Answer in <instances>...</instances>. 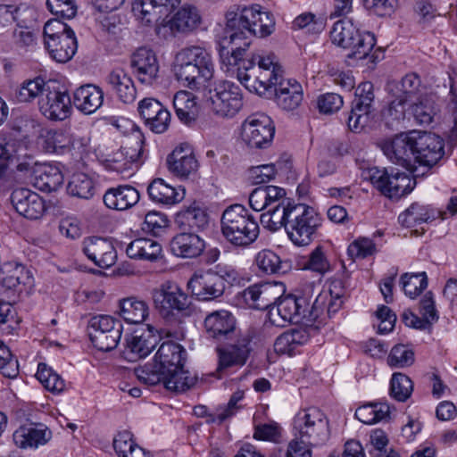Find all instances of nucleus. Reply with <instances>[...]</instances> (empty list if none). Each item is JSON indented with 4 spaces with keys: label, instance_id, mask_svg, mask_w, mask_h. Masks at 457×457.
I'll return each mask as SVG.
<instances>
[{
    "label": "nucleus",
    "instance_id": "f257e3e1",
    "mask_svg": "<svg viewBox=\"0 0 457 457\" xmlns=\"http://www.w3.org/2000/svg\"><path fill=\"white\" fill-rule=\"evenodd\" d=\"M186 350L172 341L163 342L156 352L153 363L135 370L138 380L145 385L162 383L173 392H184L193 384L188 371L184 370Z\"/></svg>",
    "mask_w": 457,
    "mask_h": 457
},
{
    "label": "nucleus",
    "instance_id": "f03ea898",
    "mask_svg": "<svg viewBox=\"0 0 457 457\" xmlns=\"http://www.w3.org/2000/svg\"><path fill=\"white\" fill-rule=\"evenodd\" d=\"M213 73L214 64L206 49L192 46L177 54L174 63L175 77L190 89L204 88L212 79Z\"/></svg>",
    "mask_w": 457,
    "mask_h": 457
},
{
    "label": "nucleus",
    "instance_id": "7ed1b4c3",
    "mask_svg": "<svg viewBox=\"0 0 457 457\" xmlns=\"http://www.w3.org/2000/svg\"><path fill=\"white\" fill-rule=\"evenodd\" d=\"M226 28L228 32H236L244 41V46H249L250 37H264L270 35L275 27L273 16L266 12H261L256 7L237 8L226 14Z\"/></svg>",
    "mask_w": 457,
    "mask_h": 457
},
{
    "label": "nucleus",
    "instance_id": "20e7f679",
    "mask_svg": "<svg viewBox=\"0 0 457 457\" xmlns=\"http://www.w3.org/2000/svg\"><path fill=\"white\" fill-rule=\"evenodd\" d=\"M220 226L223 237L236 246L252 245L260 233L255 218L242 204L228 206L222 213Z\"/></svg>",
    "mask_w": 457,
    "mask_h": 457
},
{
    "label": "nucleus",
    "instance_id": "39448f33",
    "mask_svg": "<svg viewBox=\"0 0 457 457\" xmlns=\"http://www.w3.org/2000/svg\"><path fill=\"white\" fill-rule=\"evenodd\" d=\"M292 426L294 436L315 447L324 445L330 437L328 419L315 407L300 410Z\"/></svg>",
    "mask_w": 457,
    "mask_h": 457
},
{
    "label": "nucleus",
    "instance_id": "423d86ee",
    "mask_svg": "<svg viewBox=\"0 0 457 457\" xmlns=\"http://www.w3.org/2000/svg\"><path fill=\"white\" fill-rule=\"evenodd\" d=\"M333 44L350 50L349 58L362 60L366 58L376 45V39L370 32H360L351 20L337 21L330 31Z\"/></svg>",
    "mask_w": 457,
    "mask_h": 457
},
{
    "label": "nucleus",
    "instance_id": "0eeeda50",
    "mask_svg": "<svg viewBox=\"0 0 457 457\" xmlns=\"http://www.w3.org/2000/svg\"><path fill=\"white\" fill-rule=\"evenodd\" d=\"M286 223V231L294 245L304 246L311 244L321 218L312 208L303 204H295Z\"/></svg>",
    "mask_w": 457,
    "mask_h": 457
},
{
    "label": "nucleus",
    "instance_id": "6e6552de",
    "mask_svg": "<svg viewBox=\"0 0 457 457\" xmlns=\"http://www.w3.org/2000/svg\"><path fill=\"white\" fill-rule=\"evenodd\" d=\"M254 59L243 62L244 71L237 72L238 80L249 90L260 96H270L273 95L279 80L283 79V71L280 66H274L272 70H253Z\"/></svg>",
    "mask_w": 457,
    "mask_h": 457
},
{
    "label": "nucleus",
    "instance_id": "1a4fd4ad",
    "mask_svg": "<svg viewBox=\"0 0 457 457\" xmlns=\"http://www.w3.org/2000/svg\"><path fill=\"white\" fill-rule=\"evenodd\" d=\"M153 300L160 313L168 318L174 312L183 316H190L195 307L190 297L173 282H165L153 292Z\"/></svg>",
    "mask_w": 457,
    "mask_h": 457
},
{
    "label": "nucleus",
    "instance_id": "9d476101",
    "mask_svg": "<svg viewBox=\"0 0 457 457\" xmlns=\"http://www.w3.org/2000/svg\"><path fill=\"white\" fill-rule=\"evenodd\" d=\"M123 325L110 315H96L88 321V335L96 348L103 352L115 349L121 338Z\"/></svg>",
    "mask_w": 457,
    "mask_h": 457
},
{
    "label": "nucleus",
    "instance_id": "9b49d317",
    "mask_svg": "<svg viewBox=\"0 0 457 457\" xmlns=\"http://www.w3.org/2000/svg\"><path fill=\"white\" fill-rule=\"evenodd\" d=\"M375 95L373 84L365 81L358 85L352 102L347 125L351 131L358 133L366 128L374 117Z\"/></svg>",
    "mask_w": 457,
    "mask_h": 457
},
{
    "label": "nucleus",
    "instance_id": "f8f14e48",
    "mask_svg": "<svg viewBox=\"0 0 457 457\" xmlns=\"http://www.w3.org/2000/svg\"><path fill=\"white\" fill-rule=\"evenodd\" d=\"M210 109L220 118L234 117L243 106L240 87L230 81H220L209 91Z\"/></svg>",
    "mask_w": 457,
    "mask_h": 457
},
{
    "label": "nucleus",
    "instance_id": "ddd939ff",
    "mask_svg": "<svg viewBox=\"0 0 457 457\" xmlns=\"http://www.w3.org/2000/svg\"><path fill=\"white\" fill-rule=\"evenodd\" d=\"M413 131L408 134H400L392 140L382 144L381 149L385 155L395 164L402 166L413 172V177L424 176L425 172H420L415 164V150Z\"/></svg>",
    "mask_w": 457,
    "mask_h": 457
},
{
    "label": "nucleus",
    "instance_id": "4468645a",
    "mask_svg": "<svg viewBox=\"0 0 457 457\" xmlns=\"http://www.w3.org/2000/svg\"><path fill=\"white\" fill-rule=\"evenodd\" d=\"M413 135L415 163H419L428 170L445 155L444 139L430 132L413 130Z\"/></svg>",
    "mask_w": 457,
    "mask_h": 457
},
{
    "label": "nucleus",
    "instance_id": "2eb2a0df",
    "mask_svg": "<svg viewBox=\"0 0 457 457\" xmlns=\"http://www.w3.org/2000/svg\"><path fill=\"white\" fill-rule=\"evenodd\" d=\"M274 133L270 118L264 113H254L244 121L241 136L250 147L262 148L271 142Z\"/></svg>",
    "mask_w": 457,
    "mask_h": 457
},
{
    "label": "nucleus",
    "instance_id": "dca6fc26",
    "mask_svg": "<svg viewBox=\"0 0 457 457\" xmlns=\"http://www.w3.org/2000/svg\"><path fill=\"white\" fill-rule=\"evenodd\" d=\"M253 334L245 332L239 335L233 343L217 348L219 362L218 372L234 367L245 364L250 353L253 350Z\"/></svg>",
    "mask_w": 457,
    "mask_h": 457
},
{
    "label": "nucleus",
    "instance_id": "f3484780",
    "mask_svg": "<svg viewBox=\"0 0 457 457\" xmlns=\"http://www.w3.org/2000/svg\"><path fill=\"white\" fill-rule=\"evenodd\" d=\"M156 332L157 330L150 325L135 329L125 338V349L122 352L124 359L137 361L146 357L157 344Z\"/></svg>",
    "mask_w": 457,
    "mask_h": 457
},
{
    "label": "nucleus",
    "instance_id": "a211bd4d",
    "mask_svg": "<svg viewBox=\"0 0 457 457\" xmlns=\"http://www.w3.org/2000/svg\"><path fill=\"white\" fill-rule=\"evenodd\" d=\"M220 62L227 66L238 65L237 72L243 68L244 54L249 46H244V41L241 40L236 32H228V29L220 28L215 34Z\"/></svg>",
    "mask_w": 457,
    "mask_h": 457
},
{
    "label": "nucleus",
    "instance_id": "6ab92c4d",
    "mask_svg": "<svg viewBox=\"0 0 457 457\" xmlns=\"http://www.w3.org/2000/svg\"><path fill=\"white\" fill-rule=\"evenodd\" d=\"M191 294L201 301H212L220 297L225 291L222 279L214 270L195 272L187 282Z\"/></svg>",
    "mask_w": 457,
    "mask_h": 457
},
{
    "label": "nucleus",
    "instance_id": "aec40b11",
    "mask_svg": "<svg viewBox=\"0 0 457 457\" xmlns=\"http://www.w3.org/2000/svg\"><path fill=\"white\" fill-rule=\"evenodd\" d=\"M181 0H133L132 12L145 25L164 21Z\"/></svg>",
    "mask_w": 457,
    "mask_h": 457
},
{
    "label": "nucleus",
    "instance_id": "412c9836",
    "mask_svg": "<svg viewBox=\"0 0 457 457\" xmlns=\"http://www.w3.org/2000/svg\"><path fill=\"white\" fill-rule=\"evenodd\" d=\"M276 303L277 316L273 312V308L270 310L271 321L279 327H284L287 323L300 322L303 319V312L309 305L308 300L303 296L286 295L280 296Z\"/></svg>",
    "mask_w": 457,
    "mask_h": 457
},
{
    "label": "nucleus",
    "instance_id": "4be33fe9",
    "mask_svg": "<svg viewBox=\"0 0 457 457\" xmlns=\"http://www.w3.org/2000/svg\"><path fill=\"white\" fill-rule=\"evenodd\" d=\"M167 166L173 175L188 179L196 174L199 163L190 145L180 144L168 155Z\"/></svg>",
    "mask_w": 457,
    "mask_h": 457
},
{
    "label": "nucleus",
    "instance_id": "5701e85b",
    "mask_svg": "<svg viewBox=\"0 0 457 457\" xmlns=\"http://www.w3.org/2000/svg\"><path fill=\"white\" fill-rule=\"evenodd\" d=\"M281 287L278 284L260 283L249 286L241 292V297L248 307L266 310L278 299Z\"/></svg>",
    "mask_w": 457,
    "mask_h": 457
},
{
    "label": "nucleus",
    "instance_id": "b1692460",
    "mask_svg": "<svg viewBox=\"0 0 457 457\" xmlns=\"http://www.w3.org/2000/svg\"><path fill=\"white\" fill-rule=\"evenodd\" d=\"M42 114L52 120H63L71 113V99L66 91L49 90L39 101Z\"/></svg>",
    "mask_w": 457,
    "mask_h": 457
},
{
    "label": "nucleus",
    "instance_id": "393cba45",
    "mask_svg": "<svg viewBox=\"0 0 457 457\" xmlns=\"http://www.w3.org/2000/svg\"><path fill=\"white\" fill-rule=\"evenodd\" d=\"M82 251L88 260L102 269L112 266L117 253L112 243L102 237H87L82 243Z\"/></svg>",
    "mask_w": 457,
    "mask_h": 457
},
{
    "label": "nucleus",
    "instance_id": "a878e982",
    "mask_svg": "<svg viewBox=\"0 0 457 457\" xmlns=\"http://www.w3.org/2000/svg\"><path fill=\"white\" fill-rule=\"evenodd\" d=\"M138 112L145 125L154 133H163L170 121V112L156 99L145 98L138 104Z\"/></svg>",
    "mask_w": 457,
    "mask_h": 457
},
{
    "label": "nucleus",
    "instance_id": "bb28decb",
    "mask_svg": "<svg viewBox=\"0 0 457 457\" xmlns=\"http://www.w3.org/2000/svg\"><path fill=\"white\" fill-rule=\"evenodd\" d=\"M16 212L29 220H37L46 211L45 201L37 193L27 188H17L11 195Z\"/></svg>",
    "mask_w": 457,
    "mask_h": 457
},
{
    "label": "nucleus",
    "instance_id": "cd10ccee",
    "mask_svg": "<svg viewBox=\"0 0 457 457\" xmlns=\"http://www.w3.org/2000/svg\"><path fill=\"white\" fill-rule=\"evenodd\" d=\"M131 67L137 79L145 85H153L158 78L159 62L149 48L140 47L131 56Z\"/></svg>",
    "mask_w": 457,
    "mask_h": 457
},
{
    "label": "nucleus",
    "instance_id": "c85d7f7f",
    "mask_svg": "<svg viewBox=\"0 0 457 457\" xmlns=\"http://www.w3.org/2000/svg\"><path fill=\"white\" fill-rule=\"evenodd\" d=\"M16 446L22 449H36L45 445L51 438V430L42 423L21 426L12 435Z\"/></svg>",
    "mask_w": 457,
    "mask_h": 457
},
{
    "label": "nucleus",
    "instance_id": "c756f323",
    "mask_svg": "<svg viewBox=\"0 0 457 457\" xmlns=\"http://www.w3.org/2000/svg\"><path fill=\"white\" fill-rule=\"evenodd\" d=\"M205 246V241L197 233L187 230L174 236L170 242L172 253L182 258L198 257Z\"/></svg>",
    "mask_w": 457,
    "mask_h": 457
},
{
    "label": "nucleus",
    "instance_id": "7c9ffc66",
    "mask_svg": "<svg viewBox=\"0 0 457 457\" xmlns=\"http://www.w3.org/2000/svg\"><path fill=\"white\" fill-rule=\"evenodd\" d=\"M177 220L182 230L198 233L208 228L210 216L202 204L194 202L178 213Z\"/></svg>",
    "mask_w": 457,
    "mask_h": 457
},
{
    "label": "nucleus",
    "instance_id": "2f4dec72",
    "mask_svg": "<svg viewBox=\"0 0 457 457\" xmlns=\"http://www.w3.org/2000/svg\"><path fill=\"white\" fill-rule=\"evenodd\" d=\"M131 137L136 139V147L132 153H129L126 147H122L120 153H116L112 159L108 160L107 167L111 170L123 174L131 168L132 163L138 161L142 153L144 137L135 124H132Z\"/></svg>",
    "mask_w": 457,
    "mask_h": 457
},
{
    "label": "nucleus",
    "instance_id": "473e14b6",
    "mask_svg": "<svg viewBox=\"0 0 457 457\" xmlns=\"http://www.w3.org/2000/svg\"><path fill=\"white\" fill-rule=\"evenodd\" d=\"M139 198L140 194L134 187L120 185L108 188L103 196V201L109 209L125 211L137 204Z\"/></svg>",
    "mask_w": 457,
    "mask_h": 457
},
{
    "label": "nucleus",
    "instance_id": "72a5a7b5",
    "mask_svg": "<svg viewBox=\"0 0 457 457\" xmlns=\"http://www.w3.org/2000/svg\"><path fill=\"white\" fill-rule=\"evenodd\" d=\"M273 94L275 95L277 104L286 111L295 110L300 106L303 99L301 84L292 79H280Z\"/></svg>",
    "mask_w": 457,
    "mask_h": 457
},
{
    "label": "nucleus",
    "instance_id": "f704fd0d",
    "mask_svg": "<svg viewBox=\"0 0 457 457\" xmlns=\"http://www.w3.org/2000/svg\"><path fill=\"white\" fill-rule=\"evenodd\" d=\"M112 93L122 103L132 104L137 97V89L131 77L122 69L112 70L106 77Z\"/></svg>",
    "mask_w": 457,
    "mask_h": 457
},
{
    "label": "nucleus",
    "instance_id": "c9c22d12",
    "mask_svg": "<svg viewBox=\"0 0 457 457\" xmlns=\"http://www.w3.org/2000/svg\"><path fill=\"white\" fill-rule=\"evenodd\" d=\"M104 96L100 87L87 84L74 91L72 103L79 112L88 115L96 112L102 106Z\"/></svg>",
    "mask_w": 457,
    "mask_h": 457
},
{
    "label": "nucleus",
    "instance_id": "e433bc0d",
    "mask_svg": "<svg viewBox=\"0 0 457 457\" xmlns=\"http://www.w3.org/2000/svg\"><path fill=\"white\" fill-rule=\"evenodd\" d=\"M236 320L233 315L225 310L216 311L206 316L205 331L209 337L221 340L234 333Z\"/></svg>",
    "mask_w": 457,
    "mask_h": 457
},
{
    "label": "nucleus",
    "instance_id": "4c0bfd02",
    "mask_svg": "<svg viewBox=\"0 0 457 457\" xmlns=\"http://www.w3.org/2000/svg\"><path fill=\"white\" fill-rule=\"evenodd\" d=\"M150 200L157 204L172 205L185 197V189L174 187L162 179H154L147 187Z\"/></svg>",
    "mask_w": 457,
    "mask_h": 457
},
{
    "label": "nucleus",
    "instance_id": "58836bf2",
    "mask_svg": "<svg viewBox=\"0 0 457 457\" xmlns=\"http://www.w3.org/2000/svg\"><path fill=\"white\" fill-rule=\"evenodd\" d=\"M46 48L51 57L58 62L70 61L77 52L78 43L74 31L59 38L46 39Z\"/></svg>",
    "mask_w": 457,
    "mask_h": 457
},
{
    "label": "nucleus",
    "instance_id": "ea45409f",
    "mask_svg": "<svg viewBox=\"0 0 457 457\" xmlns=\"http://www.w3.org/2000/svg\"><path fill=\"white\" fill-rule=\"evenodd\" d=\"M162 245L155 240L139 237L131 241L126 247V253L130 259L155 262L162 258Z\"/></svg>",
    "mask_w": 457,
    "mask_h": 457
},
{
    "label": "nucleus",
    "instance_id": "a19ab883",
    "mask_svg": "<svg viewBox=\"0 0 457 457\" xmlns=\"http://www.w3.org/2000/svg\"><path fill=\"white\" fill-rule=\"evenodd\" d=\"M445 215V212L442 213L429 206L414 203L399 215L398 220L403 226L411 228L424 222H431L439 216L444 220L446 218Z\"/></svg>",
    "mask_w": 457,
    "mask_h": 457
},
{
    "label": "nucleus",
    "instance_id": "79ce46f5",
    "mask_svg": "<svg viewBox=\"0 0 457 457\" xmlns=\"http://www.w3.org/2000/svg\"><path fill=\"white\" fill-rule=\"evenodd\" d=\"M195 96L188 91L181 90L175 94L173 97V106L178 119L190 125L196 120L199 108Z\"/></svg>",
    "mask_w": 457,
    "mask_h": 457
},
{
    "label": "nucleus",
    "instance_id": "37998d69",
    "mask_svg": "<svg viewBox=\"0 0 457 457\" xmlns=\"http://www.w3.org/2000/svg\"><path fill=\"white\" fill-rule=\"evenodd\" d=\"M295 204L287 201V204H277L276 206H270L261 214V223L270 231H277L282 227L286 228V223H288Z\"/></svg>",
    "mask_w": 457,
    "mask_h": 457
},
{
    "label": "nucleus",
    "instance_id": "c03bdc74",
    "mask_svg": "<svg viewBox=\"0 0 457 457\" xmlns=\"http://www.w3.org/2000/svg\"><path fill=\"white\" fill-rule=\"evenodd\" d=\"M33 173L34 186L41 191H55L63 182L61 170L52 165H39L34 170Z\"/></svg>",
    "mask_w": 457,
    "mask_h": 457
},
{
    "label": "nucleus",
    "instance_id": "a18cd8bd",
    "mask_svg": "<svg viewBox=\"0 0 457 457\" xmlns=\"http://www.w3.org/2000/svg\"><path fill=\"white\" fill-rule=\"evenodd\" d=\"M200 21L198 10L194 6L185 5L170 20L169 25L172 31L188 32L196 29Z\"/></svg>",
    "mask_w": 457,
    "mask_h": 457
},
{
    "label": "nucleus",
    "instance_id": "49530a36",
    "mask_svg": "<svg viewBox=\"0 0 457 457\" xmlns=\"http://www.w3.org/2000/svg\"><path fill=\"white\" fill-rule=\"evenodd\" d=\"M410 103L411 114L419 124L429 125L433 121L437 112L433 96L422 95L410 101Z\"/></svg>",
    "mask_w": 457,
    "mask_h": 457
},
{
    "label": "nucleus",
    "instance_id": "de8ad7c7",
    "mask_svg": "<svg viewBox=\"0 0 457 457\" xmlns=\"http://www.w3.org/2000/svg\"><path fill=\"white\" fill-rule=\"evenodd\" d=\"M147 303L136 297H128L120 303V314L128 323H141L148 316Z\"/></svg>",
    "mask_w": 457,
    "mask_h": 457
},
{
    "label": "nucleus",
    "instance_id": "09e8293b",
    "mask_svg": "<svg viewBox=\"0 0 457 457\" xmlns=\"http://www.w3.org/2000/svg\"><path fill=\"white\" fill-rule=\"evenodd\" d=\"M384 195L388 198H400L410 194L415 187V180L404 172H394L388 179Z\"/></svg>",
    "mask_w": 457,
    "mask_h": 457
},
{
    "label": "nucleus",
    "instance_id": "8fccbe9b",
    "mask_svg": "<svg viewBox=\"0 0 457 457\" xmlns=\"http://www.w3.org/2000/svg\"><path fill=\"white\" fill-rule=\"evenodd\" d=\"M420 87V79L415 73H410L404 76L399 82H390L387 85L388 92L391 96H399L407 101H412L416 98V94Z\"/></svg>",
    "mask_w": 457,
    "mask_h": 457
},
{
    "label": "nucleus",
    "instance_id": "3c124183",
    "mask_svg": "<svg viewBox=\"0 0 457 457\" xmlns=\"http://www.w3.org/2000/svg\"><path fill=\"white\" fill-rule=\"evenodd\" d=\"M2 285L7 289H16L29 278V271L22 264L8 262L0 267Z\"/></svg>",
    "mask_w": 457,
    "mask_h": 457
},
{
    "label": "nucleus",
    "instance_id": "603ef678",
    "mask_svg": "<svg viewBox=\"0 0 457 457\" xmlns=\"http://www.w3.org/2000/svg\"><path fill=\"white\" fill-rule=\"evenodd\" d=\"M390 407L386 403H370L355 411V417L364 424H374L389 418Z\"/></svg>",
    "mask_w": 457,
    "mask_h": 457
},
{
    "label": "nucleus",
    "instance_id": "864d4df0",
    "mask_svg": "<svg viewBox=\"0 0 457 457\" xmlns=\"http://www.w3.org/2000/svg\"><path fill=\"white\" fill-rule=\"evenodd\" d=\"M38 381L53 394H61L66 388L64 379L46 363H39L36 374Z\"/></svg>",
    "mask_w": 457,
    "mask_h": 457
},
{
    "label": "nucleus",
    "instance_id": "5fc2aeb1",
    "mask_svg": "<svg viewBox=\"0 0 457 457\" xmlns=\"http://www.w3.org/2000/svg\"><path fill=\"white\" fill-rule=\"evenodd\" d=\"M67 191L73 196L89 199L95 194L94 181L86 173H75L68 183Z\"/></svg>",
    "mask_w": 457,
    "mask_h": 457
},
{
    "label": "nucleus",
    "instance_id": "6e6d98bb",
    "mask_svg": "<svg viewBox=\"0 0 457 457\" xmlns=\"http://www.w3.org/2000/svg\"><path fill=\"white\" fill-rule=\"evenodd\" d=\"M413 391L411 378L403 373H395L390 381V395L398 402H405Z\"/></svg>",
    "mask_w": 457,
    "mask_h": 457
},
{
    "label": "nucleus",
    "instance_id": "4d7b16f0",
    "mask_svg": "<svg viewBox=\"0 0 457 457\" xmlns=\"http://www.w3.org/2000/svg\"><path fill=\"white\" fill-rule=\"evenodd\" d=\"M403 290L410 298L418 296L428 286V278L425 272L411 274H403L401 277Z\"/></svg>",
    "mask_w": 457,
    "mask_h": 457
},
{
    "label": "nucleus",
    "instance_id": "13d9d810",
    "mask_svg": "<svg viewBox=\"0 0 457 457\" xmlns=\"http://www.w3.org/2000/svg\"><path fill=\"white\" fill-rule=\"evenodd\" d=\"M46 84L40 78L23 82L16 91V99L21 103L30 102L39 94L46 92Z\"/></svg>",
    "mask_w": 457,
    "mask_h": 457
},
{
    "label": "nucleus",
    "instance_id": "bf43d9fd",
    "mask_svg": "<svg viewBox=\"0 0 457 457\" xmlns=\"http://www.w3.org/2000/svg\"><path fill=\"white\" fill-rule=\"evenodd\" d=\"M414 353L404 345H396L392 349L387 358V363L394 368L409 367L414 362Z\"/></svg>",
    "mask_w": 457,
    "mask_h": 457
},
{
    "label": "nucleus",
    "instance_id": "052dcab7",
    "mask_svg": "<svg viewBox=\"0 0 457 457\" xmlns=\"http://www.w3.org/2000/svg\"><path fill=\"white\" fill-rule=\"evenodd\" d=\"M255 262L258 268L266 274L284 272L279 256L270 250H262L258 253Z\"/></svg>",
    "mask_w": 457,
    "mask_h": 457
},
{
    "label": "nucleus",
    "instance_id": "680f3d73",
    "mask_svg": "<svg viewBox=\"0 0 457 457\" xmlns=\"http://www.w3.org/2000/svg\"><path fill=\"white\" fill-rule=\"evenodd\" d=\"M312 447L313 446L295 436L286 450L278 449L271 454V457H312Z\"/></svg>",
    "mask_w": 457,
    "mask_h": 457
},
{
    "label": "nucleus",
    "instance_id": "e2e57ef3",
    "mask_svg": "<svg viewBox=\"0 0 457 457\" xmlns=\"http://www.w3.org/2000/svg\"><path fill=\"white\" fill-rule=\"evenodd\" d=\"M387 109L384 112L383 116L388 126H394L404 119L405 104L409 102L405 98L399 96H392Z\"/></svg>",
    "mask_w": 457,
    "mask_h": 457
},
{
    "label": "nucleus",
    "instance_id": "0e129e2a",
    "mask_svg": "<svg viewBox=\"0 0 457 457\" xmlns=\"http://www.w3.org/2000/svg\"><path fill=\"white\" fill-rule=\"evenodd\" d=\"M0 372L8 378H15L19 375V364L10 350L0 342Z\"/></svg>",
    "mask_w": 457,
    "mask_h": 457
},
{
    "label": "nucleus",
    "instance_id": "69168bd1",
    "mask_svg": "<svg viewBox=\"0 0 457 457\" xmlns=\"http://www.w3.org/2000/svg\"><path fill=\"white\" fill-rule=\"evenodd\" d=\"M22 142L12 134L0 135V159L9 161L14 158L21 148Z\"/></svg>",
    "mask_w": 457,
    "mask_h": 457
},
{
    "label": "nucleus",
    "instance_id": "338daca9",
    "mask_svg": "<svg viewBox=\"0 0 457 457\" xmlns=\"http://www.w3.org/2000/svg\"><path fill=\"white\" fill-rule=\"evenodd\" d=\"M303 269L310 270L320 274H324L330 270V264L320 246L316 247L303 264Z\"/></svg>",
    "mask_w": 457,
    "mask_h": 457
},
{
    "label": "nucleus",
    "instance_id": "774afa93",
    "mask_svg": "<svg viewBox=\"0 0 457 457\" xmlns=\"http://www.w3.org/2000/svg\"><path fill=\"white\" fill-rule=\"evenodd\" d=\"M46 5L53 14L60 18L71 19L77 13L74 0H47Z\"/></svg>",
    "mask_w": 457,
    "mask_h": 457
}]
</instances>
